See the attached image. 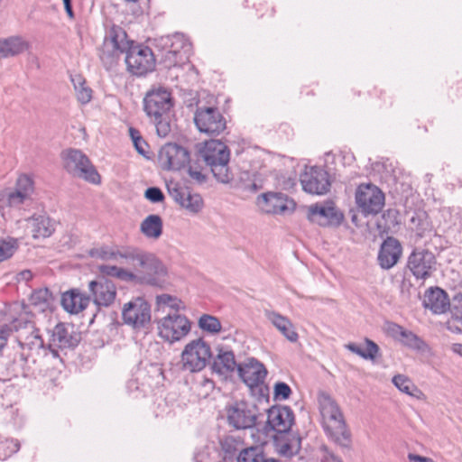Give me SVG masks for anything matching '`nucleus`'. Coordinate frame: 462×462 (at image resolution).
I'll return each instance as SVG.
<instances>
[{"instance_id": "nucleus-1", "label": "nucleus", "mask_w": 462, "mask_h": 462, "mask_svg": "<svg viewBox=\"0 0 462 462\" xmlns=\"http://www.w3.org/2000/svg\"><path fill=\"white\" fill-rule=\"evenodd\" d=\"M126 38V32L121 27L110 28L99 54L104 66L107 69L113 67L119 56L125 52V63L130 73L143 76L152 71L155 58L152 50L147 46L134 44Z\"/></svg>"}, {"instance_id": "nucleus-2", "label": "nucleus", "mask_w": 462, "mask_h": 462, "mask_svg": "<svg viewBox=\"0 0 462 462\" xmlns=\"http://www.w3.org/2000/svg\"><path fill=\"white\" fill-rule=\"evenodd\" d=\"M126 263L136 269L132 282L145 284L158 288H165L168 284V272L164 264L152 253L136 246H131Z\"/></svg>"}, {"instance_id": "nucleus-3", "label": "nucleus", "mask_w": 462, "mask_h": 462, "mask_svg": "<svg viewBox=\"0 0 462 462\" xmlns=\"http://www.w3.org/2000/svg\"><path fill=\"white\" fill-rule=\"evenodd\" d=\"M319 409L324 430L330 440L344 449H350L352 436L337 403L329 395L319 398Z\"/></svg>"}, {"instance_id": "nucleus-4", "label": "nucleus", "mask_w": 462, "mask_h": 462, "mask_svg": "<svg viewBox=\"0 0 462 462\" xmlns=\"http://www.w3.org/2000/svg\"><path fill=\"white\" fill-rule=\"evenodd\" d=\"M198 157L209 167L219 182L229 183L233 180L234 175L229 167L230 150L221 141L211 139L200 143Z\"/></svg>"}, {"instance_id": "nucleus-5", "label": "nucleus", "mask_w": 462, "mask_h": 462, "mask_svg": "<svg viewBox=\"0 0 462 462\" xmlns=\"http://www.w3.org/2000/svg\"><path fill=\"white\" fill-rule=\"evenodd\" d=\"M225 414L228 426L237 430L254 429L263 422L264 417L255 403L245 400L228 402Z\"/></svg>"}, {"instance_id": "nucleus-6", "label": "nucleus", "mask_w": 462, "mask_h": 462, "mask_svg": "<svg viewBox=\"0 0 462 462\" xmlns=\"http://www.w3.org/2000/svg\"><path fill=\"white\" fill-rule=\"evenodd\" d=\"M64 168L75 177L92 184H99L101 177L88 157L80 150L69 149L62 152Z\"/></svg>"}, {"instance_id": "nucleus-7", "label": "nucleus", "mask_w": 462, "mask_h": 462, "mask_svg": "<svg viewBox=\"0 0 462 462\" xmlns=\"http://www.w3.org/2000/svg\"><path fill=\"white\" fill-rule=\"evenodd\" d=\"M125 324L136 330H147L151 326V305L142 297H136L125 303L122 309Z\"/></svg>"}, {"instance_id": "nucleus-8", "label": "nucleus", "mask_w": 462, "mask_h": 462, "mask_svg": "<svg viewBox=\"0 0 462 462\" xmlns=\"http://www.w3.org/2000/svg\"><path fill=\"white\" fill-rule=\"evenodd\" d=\"M160 44L165 50L162 61L168 68L183 63L191 49L189 42L181 33L163 36L160 40Z\"/></svg>"}, {"instance_id": "nucleus-9", "label": "nucleus", "mask_w": 462, "mask_h": 462, "mask_svg": "<svg viewBox=\"0 0 462 462\" xmlns=\"http://www.w3.org/2000/svg\"><path fill=\"white\" fill-rule=\"evenodd\" d=\"M211 357L209 345L202 338L195 339L186 345L181 353L184 370L198 372L202 370Z\"/></svg>"}, {"instance_id": "nucleus-10", "label": "nucleus", "mask_w": 462, "mask_h": 462, "mask_svg": "<svg viewBox=\"0 0 462 462\" xmlns=\"http://www.w3.org/2000/svg\"><path fill=\"white\" fill-rule=\"evenodd\" d=\"M194 123L200 133L218 135L226 128V121L217 107L198 106L194 114Z\"/></svg>"}, {"instance_id": "nucleus-11", "label": "nucleus", "mask_w": 462, "mask_h": 462, "mask_svg": "<svg viewBox=\"0 0 462 462\" xmlns=\"http://www.w3.org/2000/svg\"><path fill=\"white\" fill-rule=\"evenodd\" d=\"M157 328L158 334L162 339L173 343L189 334L190 322L184 315L174 312L159 319Z\"/></svg>"}, {"instance_id": "nucleus-12", "label": "nucleus", "mask_w": 462, "mask_h": 462, "mask_svg": "<svg viewBox=\"0 0 462 462\" xmlns=\"http://www.w3.org/2000/svg\"><path fill=\"white\" fill-rule=\"evenodd\" d=\"M158 162L164 171H180L190 162V155L185 147L168 143L160 149Z\"/></svg>"}, {"instance_id": "nucleus-13", "label": "nucleus", "mask_w": 462, "mask_h": 462, "mask_svg": "<svg viewBox=\"0 0 462 462\" xmlns=\"http://www.w3.org/2000/svg\"><path fill=\"white\" fill-rule=\"evenodd\" d=\"M356 202L365 215L377 214L384 205V195L372 183L361 184L356 191Z\"/></svg>"}, {"instance_id": "nucleus-14", "label": "nucleus", "mask_w": 462, "mask_h": 462, "mask_svg": "<svg viewBox=\"0 0 462 462\" xmlns=\"http://www.w3.org/2000/svg\"><path fill=\"white\" fill-rule=\"evenodd\" d=\"M258 208L267 214L287 215L294 211L296 203L282 192H266L258 196Z\"/></svg>"}, {"instance_id": "nucleus-15", "label": "nucleus", "mask_w": 462, "mask_h": 462, "mask_svg": "<svg viewBox=\"0 0 462 462\" xmlns=\"http://www.w3.org/2000/svg\"><path fill=\"white\" fill-rule=\"evenodd\" d=\"M294 422V413L289 406L275 405L267 410V420L263 425L265 433L275 431L287 433Z\"/></svg>"}, {"instance_id": "nucleus-16", "label": "nucleus", "mask_w": 462, "mask_h": 462, "mask_svg": "<svg viewBox=\"0 0 462 462\" xmlns=\"http://www.w3.org/2000/svg\"><path fill=\"white\" fill-rule=\"evenodd\" d=\"M172 106L170 92L163 88L152 89L143 98V108L151 118H158L168 115Z\"/></svg>"}, {"instance_id": "nucleus-17", "label": "nucleus", "mask_w": 462, "mask_h": 462, "mask_svg": "<svg viewBox=\"0 0 462 462\" xmlns=\"http://www.w3.org/2000/svg\"><path fill=\"white\" fill-rule=\"evenodd\" d=\"M237 372L249 388L260 387L262 394L268 391V388L263 384L267 370L258 360L251 358L246 363L238 365Z\"/></svg>"}, {"instance_id": "nucleus-18", "label": "nucleus", "mask_w": 462, "mask_h": 462, "mask_svg": "<svg viewBox=\"0 0 462 462\" xmlns=\"http://www.w3.org/2000/svg\"><path fill=\"white\" fill-rule=\"evenodd\" d=\"M308 219L320 226H337L343 215L337 211L332 202L317 203L308 208Z\"/></svg>"}, {"instance_id": "nucleus-19", "label": "nucleus", "mask_w": 462, "mask_h": 462, "mask_svg": "<svg viewBox=\"0 0 462 462\" xmlns=\"http://www.w3.org/2000/svg\"><path fill=\"white\" fill-rule=\"evenodd\" d=\"M303 189L310 194L323 195L329 190L328 173L318 167H311L300 175Z\"/></svg>"}, {"instance_id": "nucleus-20", "label": "nucleus", "mask_w": 462, "mask_h": 462, "mask_svg": "<svg viewBox=\"0 0 462 462\" xmlns=\"http://www.w3.org/2000/svg\"><path fill=\"white\" fill-rule=\"evenodd\" d=\"M32 200L13 189L0 190V214L5 220L14 218L16 223H20L21 218H15L12 214L13 211H20L24 207L30 206Z\"/></svg>"}, {"instance_id": "nucleus-21", "label": "nucleus", "mask_w": 462, "mask_h": 462, "mask_svg": "<svg viewBox=\"0 0 462 462\" xmlns=\"http://www.w3.org/2000/svg\"><path fill=\"white\" fill-rule=\"evenodd\" d=\"M168 192L176 203L192 214L199 213L203 208V199L199 194L192 193L178 183L169 185Z\"/></svg>"}, {"instance_id": "nucleus-22", "label": "nucleus", "mask_w": 462, "mask_h": 462, "mask_svg": "<svg viewBox=\"0 0 462 462\" xmlns=\"http://www.w3.org/2000/svg\"><path fill=\"white\" fill-rule=\"evenodd\" d=\"M88 290L93 302L98 308L109 307L116 300V288L113 282L106 279L91 281L88 283Z\"/></svg>"}, {"instance_id": "nucleus-23", "label": "nucleus", "mask_w": 462, "mask_h": 462, "mask_svg": "<svg viewBox=\"0 0 462 462\" xmlns=\"http://www.w3.org/2000/svg\"><path fill=\"white\" fill-rule=\"evenodd\" d=\"M49 334L47 347L54 357L59 356V349L73 347L78 344V339L71 335L64 323L57 324Z\"/></svg>"}, {"instance_id": "nucleus-24", "label": "nucleus", "mask_w": 462, "mask_h": 462, "mask_svg": "<svg viewBox=\"0 0 462 462\" xmlns=\"http://www.w3.org/2000/svg\"><path fill=\"white\" fill-rule=\"evenodd\" d=\"M27 328L30 331V335L24 338L20 336L18 339L19 346L23 350L21 353V358L23 361H27L33 354L37 356H41L42 353V355H46L48 350L47 345L44 344L38 329L34 328L31 323L27 325Z\"/></svg>"}, {"instance_id": "nucleus-25", "label": "nucleus", "mask_w": 462, "mask_h": 462, "mask_svg": "<svg viewBox=\"0 0 462 462\" xmlns=\"http://www.w3.org/2000/svg\"><path fill=\"white\" fill-rule=\"evenodd\" d=\"M422 304L433 314H443L449 310L451 301L447 292L439 287H430L423 296Z\"/></svg>"}, {"instance_id": "nucleus-26", "label": "nucleus", "mask_w": 462, "mask_h": 462, "mask_svg": "<svg viewBox=\"0 0 462 462\" xmlns=\"http://www.w3.org/2000/svg\"><path fill=\"white\" fill-rule=\"evenodd\" d=\"M434 256L429 251L413 252L408 261V267L417 279H426L430 275Z\"/></svg>"}, {"instance_id": "nucleus-27", "label": "nucleus", "mask_w": 462, "mask_h": 462, "mask_svg": "<svg viewBox=\"0 0 462 462\" xmlns=\"http://www.w3.org/2000/svg\"><path fill=\"white\" fill-rule=\"evenodd\" d=\"M402 247L398 240L387 237L382 244L378 254V262L382 268L390 269L402 255Z\"/></svg>"}, {"instance_id": "nucleus-28", "label": "nucleus", "mask_w": 462, "mask_h": 462, "mask_svg": "<svg viewBox=\"0 0 462 462\" xmlns=\"http://www.w3.org/2000/svg\"><path fill=\"white\" fill-rule=\"evenodd\" d=\"M24 220L35 239L49 237L55 230L54 222L44 214L33 215L32 217L24 218Z\"/></svg>"}, {"instance_id": "nucleus-29", "label": "nucleus", "mask_w": 462, "mask_h": 462, "mask_svg": "<svg viewBox=\"0 0 462 462\" xmlns=\"http://www.w3.org/2000/svg\"><path fill=\"white\" fill-rule=\"evenodd\" d=\"M264 316L286 339L291 343L298 341L299 335L287 317L269 310H264Z\"/></svg>"}, {"instance_id": "nucleus-30", "label": "nucleus", "mask_w": 462, "mask_h": 462, "mask_svg": "<svg viewBox=\"0 0 462 462\" xmlns=\"http://www.w3.org/2000/svg\"><path fill=\"white\" fill-rule=\"evenodd\" d=\"M30 43L22 36L14 35L0 39V59L18 56L26 51Z\"/></svg>"}, {"instance_id": "nucleus-31", "label": "nucleus", "mask_w": 462, "mask_h": 462, "mask_svg": "<svg viewBox=\"0 0 462 462\" xmlns=\"http://www.w3.org/2000/svg\"><path fill=\"white\" fill-rule=\"evenodd\" d=\"M90 297L81 293L79 290H71L62 294L61 305L63 309L72 314H78L87 308Z\"/></svg>"}, {"instance_id": "nucleus-32", "label": "nucleus", "mask_w": 462, "mask_h": 462, "mask_svg": "<svg viewBox=\"0 0 462 462\" xmlns=\"http://www.w3.org/2000/svg\"><path fill=\"white\" fill-rule=\"evenodd\" d=\"M132 245L102 246L91 251L93 257L103 261L126 263Z\"/></svg>"}, {"instance_id": "nucleus-33", "label": "nucleus", "mask_w": 462, "mask_h": 462, "mask_svg": "<svg viewBox=\"0 0 462 462\" xmlns=\"http://www.w3.org/2000/svg\"><path fill=\"white\" fill-rule=\"evenodd\" d=\"M237 366L234 353L220 349L213 361L212 370L218 374H226L234 372Z\"/></svg>"}, {"instance_id": "nucleus-34", "label": "nucleus", "mask_w": 462, "mask_h": 462, "mask_svg": "<svg viewBox=\"0 0 462 462\" xmlns=\"http://www.w3.org/2000/svg\"><path fill=\"white\" fill-rule=\"evenodd\" d=\"M54 300L55 297L47 288L34 291L30 297L31 305L39 312L52 310Z\"/></svg>"}, {"instance_id": "nucleus-35", "label": "nucleus", "mask_w": 462, "mask_h": 462, "mask_svg": "<svg viewBox=\"0 0 462 462\" xmlns=\"http://www.w3.org/2000/svg\"><path fill=\"white\" fill-rule=\"evenodd\" d=\"M162 219L159 215L147 216L140 225L142 234L151 239H158L162 234Z\"/></svg>"}, {"instance_id": "nucleus-36", "label": "nucleus", "mask_w": 462, "mask_h": 462, "mask_svg": "<svg viewBox=\"0 0 462 462\" xmlns=\"http://www.w3.org/2000/svg\"><path fill=\"white\" fill-rule=\"evenodd\" d=\"M243 440L231 435L225 436L220 439V447L225 460L236 459L238 453L243 449Z\"/></svg>"}, {"instance_id": "nucleus-37", "label": "nucleus", "mask_w": 462, "mask_h": 462, "mask_svg": "<svg viewBox=\"0 0 462 462\" xmlns=\"http://www.w3.org/2000/svg\"><path fill=\"white\" fill-rule=\"evenodd\" d=\"M98 270L104 276L116 278L123 282H132L134 280V272L116 265L101 264Z\"/></svg>"}, {"instance_id": "nucleus-38", "label": "nucleus", "mask_w": 462, "mask_h": 462, "mask_svg": "<svg viewBox=\"0 0 462 462\" xmlns=\"http://www.w3.org/2000/svg\"><path fill=\"white\" fill-rule=\"evenodd\" d=\"M76 96L81 104H88L92 98V90L86 86L85 79L80 75H75L71 78Z\"/></svg>"}, {"instance_id": "nucleus-39", "label": "nucleus", "mask_w": 462, "mask_h": 462, "mask_svg": "<svg viewBox=\"0 0 462 462\" xmlns=\"http://www.w3.org/2000/svg\"><path fill=\"white\" fill-rule=\"evenodd\" d=\"M410 222V228L420 237L423 236L425 232L430 230V223L428 221L427 214L424 211L415 212L414 216L411 217Z\"/></svg>"}, {"instance_id": "nucleus-40", "label": "nucleus", "mask_w": 462, "mask_h": 462, "mask_svg": "<svg viewBox=\"0 0 462 462\" xmlns=\"http://www.w3.org/2000/svg\"><path fill=\"white\" fill-rule=\"evenodd\" d=\"M263 457L260 447L243 448L236 457V462H262Z\"/></svg>"}, {"instance_id": "nucleus-41", "label": "nucleus", "mask_w": 462, "mask_h": 462, "mask_svg": "<svg viewBox=\"0 0 462 462\" xmlns=\"http://www.w3.org/2000/svg\"><path fill=\"white\" fill-rule=\"evenodd\" d=\"M199 327L208 333L217 334L221 331L219 319L212 315L203 314L199 319Z\"/></svg>"}, {"instance_id": "nucleus-42", "label": "nucleus", "mask_w": 462, "mask_h": 462, "mask_svg": "<svg viewBox=\"0 0 462 462\" xmlns=\"http://www.w3.org/2000/svg\"><path fill=\"white\" fill-rule=\"evenodd\" d=\"M398 215L399 214L396 209H387L383 212L381 219L377 223L378 228L383 229V231L394 228L399 224Z\"/></svg>"}, {"instance_id": "nucleus-43", "label": "nucleus", "mask_w": 462, "mask_h": 462, "mask_svg": "<svg viewBox=\"0 0 462 462\" xmlns=\"http://www.w3.org/2000/svg\"><path fill=\"white\" fill-rule=\"evenodd\" d=\"M17 193H21L23 196L32 200V194L33 192V182L27 175H21L16 181L15 189H14Z\"/></svg>"}, {"instance_id": "nucleus-44", "label": "nucleus", "mask_w": 462, "mask_h": 462, "mask_svg": "<svg viewBox=\"0 0 462 462\" xmlns=\"http://www.w3.org/2000/svg\"><path fill=\"white\" fill-rule=\"evenodd\" d=\"M18 248L15 238L0 239V263L10 258Z\"/></svg>"}, {"instance_id": "nucleus-45", "label": "nucleus", "mask_w": 462, "mask_h": 462, "mask_svg": "<svg viewBox=\"0 0 462 462\" xmlns=\"http://www.w3.org/2000/svg\"><path fill=\"white\" fill-rule=\"evenodd\" d=\"M406 347L423 353L427 350L425 342L412 332L406 331Z\"/></svg>"}, {"instance_id": "nucleus-46", "label": "nucleus", "mask_w": 462, "mask_h": 462, "mask_svg": "<svg viewBox=\"0 0 462 462\" xmlns=\"http://www.w3.org/2000/svg\"><path fill=\"white\" fill-rule=\"evenodd\" d=\"M155 124L157 134L160 137H166L171 132L169 114L158 118H152Z\"/></svg>"}, {"instance_id": "nucleus-47", "label": "nucleus", "mask_w": 462, "mask_h": 462, "mask_svg": "<svg viewBox=\"0 0 462 462\" xmlns=\"http://www.w3.org/2000/svg\"><path fill=\"white\" fill-rule=\"evenodd\" d=\"M452 317L462 326V293L456 294L449 308Z\"/></svg>"}, {"instance_id": "nucleus-48", "label": "nucleus", "mask_w": 462, "mask_h": 462, "mask_svg": "<svg viewBox=\"0 0 462 462\" xmlns=\"http://www.w3.org/2000/svg\"><path fill=\"white\" fill-rule=\"evenodd\" d=\"M180 300L170 294H161L156 297V304L159 308L169 306L172 310H179Z\"/></svg>"}, {"instance_id": "nucleus-49", "label": "nucleus", "mask_w": 462, "mask_h": 462, "mask_svg": "<svg viewBox=\"0 0 462 462\" xmlns=\"http://www.w3.org/2000/svg\"><path fill=\"white\" fill-rule=\"evenodd\" d=\"M291 394V387L284 382H277L273 387L274 399L285 401Z\"/></svg>"}, {"instance_id": "nucleus-50", "label": "nucleus", "mask_w": 462, "mask_h": 462, "mask_svg": "<svg viewBox=\"0 0 462 462\" xmlns=\"http://www.w3.org/2000/svg\"><path fill=\"white\" fill-rule=\"evenodd\" d=\"M198 387L199 395L206 398L213 392L215 388V383L209 378L202 377L201 380L198 383Z\"/></svg>"}, {"instance_id": "nucleus-51", "label": "nucleus", "mask_w": 462, "mask_h": 462, "mask_svg": "<svg viewBox=\"0 0 462 462\" xmlns=\"http://www.w3.org/2000/svg\"><path fill=\"white\" fill-rule=\"evenodd\" d=\"M383 329L387 335H389L390 337H392L395 339H402V337H404V330H403L402 327H401L393 322H390V321L385 322Z\"/></svg>"}, {"instance_id": "nucleus-52", "label": "nucleus", "mask_w": 462, "mask_h": 462, "mask_svg": "<svg viewBox=\"0 0 462 462\" xmlns=\"http://www.w3.org/2000/svg\"><path fill=\"white\" fill-rule=\"evenodd\" d=\"M144 197L152 203H159L164 199L163 192L157 187L148 188L144 192Z\"/></svg>"}, {"instance_id": "nucleus-53", "label": "nucleus", "mask_w": 462, "mask_h": 462, "mask_svg": "<svg viewBox=\"0 0 462 462\" xmlns=\"http://www.w3.org/2000/svg\"><path fill=\"white\" fill-rule=\"evenodd\" d=\"M365 359L374 360L379 353V346L373 340L365 338Z\"/></svg>"}, {"instance_id": "nucleus-54", "label": "nucleus", "mask_w": 462, "mask_h": 462, "mask_svg": "<svg viewBox=\"0 0 462 462\" xmlns=\"http://www.w3.org/2000/svg\"><path fill=\"white\" fill-rule=\"evenodd\" d=\"M188 173L198 183H203L206 180V176L202 173L201 169L197 166L189 164Z\"/></svg>"}, {"instance_id": "nucleus-55", "label": "nucleus", "mask_w": 462, "mask_h": 462, "mask_svg": "<svg viewBox=\"0 0 462 462\" xmlns=\"http://www.w3.org/2000/svg\"><path fill=\"white\" fill-rule=\"evenodd\" d=\"M321 451L323 452L321 458L322 462H343L342 459L333 451H331L327 446H322Z\"/></svg>"}, {"instance_id": "nucleus-56", "label": "nucleus", "mask_w": 462, "mask_h": 462, "mask_svg": "<svg viewBox=\"0 0 462 462\" xmlns=\"http://www.w3.org/2000/svg\"><path fill=\"white\" fill-rule=\"evenodd\" d=\"M406 395H409L411 398H413L417 401H424L425 400L424 393L414 384H411V385L406 384Z\"/></svg>"}, {"instance_id": "nucleus-57", "label": "nucleus", "mask_w": 462, "mask_h": 462, "mask_svg": "<svg viewBox=\"0 0 462 462\" xmlns=\"http://www.w3.org/2000/svg\"><path fill=\"white\" fill-rule=\"evenodd\" d=\"M254 177V178L252 181L244 184V189L251 191V192H256L257 190L263 189L262 180L259 178H257L255 175Z\"/></svg>"}, {"instance_id": "nucleus-58", "label": "nucleus", "mask_w": 462, "mask_h": 462, "mask_svg": "<svg viewBox=\"0 0 462 462\" xmlns=\"http://www.w3.org/2000/svg\"><path fill=\"white\" fill-rule=\"evenodd\" d=\"M136 151L138 153L146 156V148H147V143L142 138L140 140H136L135 142H133Z\"/></svg>"}, {"instance_id": "nucleus-59", "label": "nucleus", "mask_w": 462, "mask_h": 462, "mask_svg": "<svg viewBox=\"0 0 462 462\" xmlns=\"http://www.w3.org/2000/svg\"><path fill=\"white\" fill-rule=\"evenodd\" d=\"M346 347L352 353L365 359V349L354 343H349Z\"/></svg>"}, {"instance_id": "nucleus-60", "label": "nucleus", "mask_w": 462, "mask_h": 462, "mask_svg": "<svg viewBox=\"0 0 462 462\" xmlns=\"http://www.w3.org/2000/svg\"><path fill=\"white\" fill-rule=\"evenodd\" d=\"M279 451L285 457H291L294 454L292 446L289 443H282L280 445Z\"/></svg>"}, {"instance_id": "nucleus-61", "label": "nucleus", "mask_w": 462, "mask_h": 462, "mask_svg": "<svg viewBox=\"0 0 462 462\" xmlns=\"http://www.w3.org/2000/svg\"><path fill=\"white\" fill-rule=\"evenodd\" d=\"M408 458L411 462H434L431 458L421 457L413 453H409Z\"/></svg>"}, {"instance_id": "nucleus-62", "label": "nucleus", "mask_w": 462, "mask_h": 462, "mask_svg": "<svg viewBox=\"0 0 462 462\" xmlns=\"http://www.w3.org/2000/svg\"><path fill=\"white\" fill-rule=\"evenodd\" d=\"M393 383L401 391L404 392V376L402 374L395 375L393 378Z\"/></svg>"}, {"instance_id": "nucleus-63", "label": "nucleus", "mask_w": 462, "mask_h": 462, "mask_svg": "<svg viewBox=\"0 0 462 462\" xmlns=\"http://www.w3.org/2000/svg\"><path fill=\"white\" fill-rule=\"evenodd\" d=\"M62 1H63L64 8H65V11H66L68 16L70 19H73L74 18V12H73V9H72L71 0H62Z\"/></svg>"}, {"instance_id": "nucleus-64", "label": "nucleus", "mask_w": 462, "mask_h": 462, "mask_svg": "<svg viewBox=\"0 0 462 462\" xmlns=\"http://www.w3.org/2000/svg\"><path fill=\"white\" fill-rule=\"evenodd\" d=\"M129 134L133 142L143 138L140 134V132L133 127L129 129Z\"/></svg>"}]
</instances>
